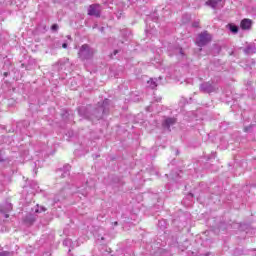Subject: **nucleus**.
<instances>
[{
  "label": "nucleus",
  "instance_id": "obj_1",
  "mask_svg": "<svg viewBox=\"0 0 256 256\" xmlns=\"http://www.w3.org/2000/svg\"><path fill=\"white\" fill-rule=\"evenodd\" d=\"M111 101L109 99H105L102 103V105L95 110H93V114L89 113V108H79L78 113L81 115V117H84V119H89L90 121H99V119H103V115H106V113L109 112V104Z\"/></svg>",
  "mask_w": 256,
  "mask_h": 256
},
{
  "label": "nucleus",
  "instance_id": "obj_2",
  "mask_svg": "<svg viewBox=\"0 0 256 256\" xmlns=\"http://www.w3.org/2000/svg\"><path fill=\"white\" fill-rule=\"evenodd\" d=\"M93 55H95V50L93 48L89 47V45H87V44L82 45L78 52V57L82 61H87L89 59H93Z\"/></svg>",
  "mask_w": 256,
  "mask_h": 256
},
{
  "label": "nucleus",
  "instance_id": "obj_3",
  "mask_svg": "<svg viewBox=\"0 0 256 256\" xmlns=\"http://www.w3.org/2000/svg\"><path fill=\"white\" fill-rule=\"evenodd\" d=\"M200 91L201 93H217V91H219V86L211 81L208 82H203L202 84H200Z\"/></svg>",
  "mask_w": 256,
  "mask_h": 256
},
{
  "label": "nucleus",
  "instance_id": "obj_4",
  "mask_svg": "<svg viewBox=\"0 0 256 256\" xmlns=\"http://www.w3.org/2000/svg\"><path fill=\"white\" fill-rule=\"evenodd\" d=\"M211 41V36L207 32H202L198 35V38L196 40V43L198 47H204V45H207Z\"/></svg>",
  "mask_w": 256,
  "mask_h": 256
},
{
  "label": "nucleus",
  "instance_id": "obj_5",
  "mask_svg": "<svg viewBox=\"0 0 256 256\" xmlns=\"http://www.w3.org/2000/svg\"><path fill=\"white\" fill-rule=\"evenodd\" d=\"M88 15L91 17H101V10L99 4H92L88 8Z\"/></svg>",
  "mask_w": 256,
  "mask_h": 256
},
{
  "label": "nucleus",
  "instance_id": "obj_6",
  "mask_svg": "<svg viewBox=\"0 0 256 256\" xmlns=\"http://www.w3.org/2000/svg\"><path fill=\"white\" fill-rule=\"evenodd\" d=\"M240 27L243 31H249L253 27V20L249 18H244L240 22Z\"/></svg>",
  "mask_w": 256,
  "mask_h": 256
},
{
  "label": "nucleus",
  "instance_id": "obj_7",
  "mask_svg": "<svg viewBox=\"0 0 256 256\" xmlns=\"http://www.w3.org/2000/svg\"><path fill=\"white\" fill-rule=\"evenodd\" d=\"M206 5L212 9H221L223 7V0H208Z\"/></svg>",
  "mask_w": 256,
  "mask_h": 256
},
{
  "label": "nucleus",
  "instance_id": "obj_8",
  "mask_svg": "<svg viewBox=\"0 0 256 256\" xmlns=\"http://www.w3.org/2000/svg\"><path fill=\"white\" fill-rule=\"evenodd\" d=\"M12 209H13V205H11V203H5V205L0 207V213H2V215H4L5 219H9L8 213Z\"/></svg>",
  "mask_w": 256,
  "mask_h": 256
},
{
  "label": "nucleus",
  "instance_id": "obj_9",
  "mask_svg": "<svg viewBox=\"0 0 256 256\" xmlns=\"http://www.w3.org/2000/svg\"><path fill=\"white\" fill-rule=\"evenodd\" d=\"M175 123H177V119L175 118H166L162 125L165 129H168V131H171V127H173V125H175Z\"/></svg>",
  "mask_w": 256,
  "mask_h": 256
},
{
  "label": "nucleus",
  "instance_id": "obj_10",
  "mask_svg": "<svg viewBox=\"0 0 256 256\" xmlns=\"http://www.w3.org/2000/svg\"><path fill=\"white\" fill-rule=\"evenodd\" d=\"M169 55H176V57H178V59H184L185 57V52H183V48L181 47H175L173 49V53H169Z\"/></svg>",
  "mask_w": 256,
  "mask_h": 256
},
{
  "label": "nucleus",
  "instance_id": "obj_11",
  "mask_svg": "<svg viewBox=\"0 0 256 256\" xmlns=\"http://www.w3.org/2000/svg\"><path fill=\"white\" fill-rule=\"evenodd\" d=\"M70 169H71V165L66 164L62 169H59L57 173H60L62 178L69 177Z\"/></svg>",
  "mask_w": 256,
  "mask_h": 256
},
{
  "label": "nucleus",
  "instance_id": "obj_12",
  "mask_svg": "<svg viewBox=\"0 0 256 256\" xmlns=\"http://www.w3.org/2000/svg\"><path fill=\"white\" fill-rule=\"evenodd\" d=\"M244 53L246 55H253V53H256V47L253 45H249L244 49Z\"/></svg>",
  "mask_w": 256,
  "mask_h": 256
},
{
  "label": "nucleus",
  "instance_id": "obj_13",
  "mask_svg": "<svg viewBox=\"0 0 256 256\" xmlns=\"http://www.w3.org/2000/svg\"><path fill=\"white\" fill-rule=\"evenodd\" d=\"M147 85L150 89H155L157 87V78H151L148 80Z\"/></svg>",
  "mask_w": 256,
  "mask_h": 256
},
{
  "label": "nucleus",
  "instance_id": "obj_14",
  "mask_svg": "<svg viewBox=\"0 0 256 256\" xmlns=\"http://www.w3.org/2000/svg\"><path fill=\"white\" fill-rule=\"evenodd\" d=\"M37 217L34 215V214H28L26 217H25V222L26 223H35Z\"/></svg>",
  "mask_w": 256,
  "mask_h": 256
},
{
  "label": "nucleus",
  "instance_id": "obj_15",
  "mask_svg": "<svg viewBox=\"0 0 256 256\" xmlns=\"http://www.w3.org/2000/svg\"><path fill=\"white\" fill-rule=\"evenodd\" d=\"M229 29L231 31V33H239V26L234 25V24H229Z\"/></svg>",
  "mask_w": 256,
  "mask_h": 256
},
{
  "label": "nucleus",
  "instance_id": "obj_16",
  "mask_svg": "<svg viewBox=\"0 0 256 256\" xmlns=\"http://www.w3.org/2000/svg\"><path fill=\"white\" fill-rule=\"evenodd\" d=\"M67 63H69V59L68 58H63V59H60L58 61V65H60V69H63V66L67 65Z\"/></svg>",
  "mask_w": 256,
  "mask_h": 256
},
{
  "label": "nucleus",
  "instance_id": "obj_17",
  "mask_svg": "<svg viewBox=\"0 0 256 256\" xmlns=\"http://www.w3.org/2000/svg\"><path fill=\"white\" fill-rule=\"evenodd\" d=\"M73 243V241H71V239L67 238L63 241V245L64 247H71V244Z\"/></svg>",
  "mask_w": 256,
  "mask_h": 256
},
{
  "label": "nucleus",
  "instance_id": "obj_18",
  "mask_svg": "<svg viewBox=\"0 0 256 256\" xmlns=\"http://www.w3.org/2000/svg\"><path fill=\"white\" fill-rule=\"evenodd\" d=\"M45 211H47V209L45 207H40V209H39V205H37V207L34 210V212H36V213H43Z\"/></svg>",
  "mask_w": 256,
  "mask_h": 256
},
{
  "label": "nucleus",
  "instance_id": "obj_19",
  "mask_svg": "<svg viewBox=\"0 0 256 256\" xmlns=\"http://www.w3.org/2000/svg\"><path fill=\"white\" fill-rule=\"evenodd\" d=\"M76 193H80L82 197H87V190L78 189Z\"/></svg>",
  "mask_w": 256,
  "mask_h": 256
},
{
  "label": "nucleus",
  "instance_id": "obj_20",
  "mask_svg": "<svg viewBox=\"0 0 256 256\" xmlns=\"http://www.w3.org/2000/svg\"><path fill=\"white\" fill-rule=\"evenodd\" d=\"M159 227H162L163 229H165V226L167 225V222H165V220H161L158 222Z\"/></svg>",
  "mask_w": 256,
  "mask_h": 256
},
{
  "label": "nucleus",
  "instance_id": "obj_21",
  "mask_svg": "<svg viewBox=\"0 0 256 256\" xmlns=\"http://www.w3.org/2000/svg\"><path fill=\"white\" fill-rule=\"evenodd\" d=\"M0 256H11V252H8V251L0 252Z\"/></svg>",
  "mask_w": 256,
  "mask_h": 256
},
{
  "label": "nucleus",
  "instance_id": "obj_22",
  "mask_svg": "<svg viewBox=\"0 0 256 256\" xmlns=\"http://www.w3.org/2000/svg\"><path fill=\"white\" fill-rule=\"evenodd\" d=\"M51 29H52L53 31H58L59 25L53 24V25L51 26Z\"/></svg>",
  "mask_w": 256,
  "mask_h": 256
},
{
  "label": "nucleus",
  "instance_id": "obj_23",
  "mask_svg": "<svg viewBox=\"0 0 256 256\" xmlns=\"http://www.w3.org/2000/svg\"><path fill=\"white\" fill-rule=\"evenodd\" d=\"M5 159L3 158V152L0 150V163H3Z\"/></svg>",
  "mask_w": 256,
  "mask_h": 256
},
{
  "label": "nucleus",
  "instance_id": "obj_24",
  "mask_svg": "<svg viewBox=\"0 0 256 256\" xmlns=\"http://www.w3.org/2000/svg\"><path fill=\"white\" fill-rule=\"evenodd\" d=\"M250 129H251V126L245 127V128H244L245 133H249V130H250Z\"/></svg>",
  "mask_w": 256,
  "mask_h": 256
},
{
  "label": "nucleus",
  "instance_id": "obj_25",
  "mask_svg": "<svg viewBox=\"0 0 256 256\" xmlns=\"http://www.w3.org/2000/svg\"><path fill=\"white\" fill-rule=\"evenodd\" d=\"M105 236H102V237H100V238H98V241H102V243H104L103 241H105Z\"/></svg>",
  "mask_w": 256,
  "mask_h": 256
},
{
  "label": "nucleus",
  "instance_id": "obj_26",
  "mask_svg": "<svg viewBox=\"0 0 256 256\" xmlns=\"http://www.w3.org/2000/svg\"><path fill=\"white\" fill-rule=\"evenodd\" d=\"M117 53H119V50H114L113 54L111 55V57L117 55Z\"/></svg>",
  "mask_w": 256,
  "mask_h": 256
},
{
  "label": "nucleus",
  "instance_id": "obj_27",
  "mask_svg": "<svg viewBox=\"0 0 256 256\" xmlns=\"http://www.w3.org/2000/svg\"><path fill=\"white\" fill-rule=\"evenodd\" d=\"M63 49H67V43L62 44Z\"/></svg>",
  "mask_w": 256,
  "mask_h": 256
},
{
  "label": "nucleus",
  "instance_id": "obj_28",
  "mask_svg": "<svg viewBox=\"0 0 256 256\" xmlns=\"http://www.w3.org/2000/svg\"><path fill=\"white\" fill-rule=\"evenodd\" d=\"M7 75H9V72L4 73V77H7Z\"/></svg>",
  "mask_w": 256,
  "mask_h": 256
},
{
  "label": "nucleus",
  "instance_id": "obj_29",
  "mask_svg": "<svg viewBox=\"0 0 256 256\" xmlns=\"http://www.w3.org/2000/svg\"><path fill=\"white\" fill-rule=\"evenodd\" d=\"M117 225H119V223L118 222H114V226L117 227Z\"/></svg>",
  "mask_w": 256,
  "mask_h": 256
},
{
  "label": "nucleus",
  "instance_id": "obj_30",
  "mask_svg": "<svg viewBox=\"0 0 256 256\" xmlns=\"http://www.w3.org/2000/svg\"><path fill=\"white\" fill-rule=\"evenodd\" d=\"M189 197H193V194H192V193H190V194H189Z\"/></svg>",
  "mask_w": 256,
  "mask_h": 256
},
{
  "label": "nucleus",
  "instance_id": "obj_31",
  "mask_svg": "<svg viewBox=\"0 0 256 256\" xmlns=\"http://www.w3.org/2000/svg\"><path fill=\"white\" fill-rule=\"evenodd\" d=\"M148 23H149V20H146V25H148Z\"/></svg>",
  "mask_w": 256,
  "mask_h": 256
},
{
  "label": "nucleus",
  "instance_id": "obj_32",
  "mask_svg": "<svg viewBox=\"0 0 256 256\" xmlns=\"http://www.w3.org/2000/svg\"><path fill=\"white\" fill-rule=\"evenodd\" d=\"M248 188H249V186H246V187H244V190H245V189H248Z\"/></svg>",
  "mask_w": 256,
  "mask_h": 256
},
{
  "label": "nucleus",
  "instance_id": "obj_33",
  "mask_svg": "<svg viewBox=\"0 0 256 256\" xmlns=\"http://www.w3.org/2000/svg\"><path fill=\"white\" fill-rule=\"evenodd\" d=\"M158 101H161V98H158Z\"/></svg>",
  "mask_w": 256,
  "mask_h": 256
}]
</instances>
